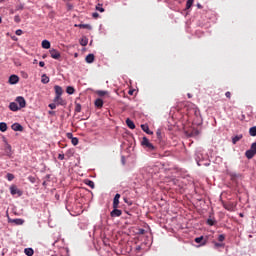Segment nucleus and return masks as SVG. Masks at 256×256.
<instances>
[{
	"mask_svg": "<svg viewBox=\"0 0 256 256\" xmlns=\"http://www.w3.org/2000/svg\"><path fill=\"white\" fill-rule=\"evenodd\" d=\"M255 155H256V142L252 143L250 149L245 152V157H247V159H253Z\"/></svg>",
	"mask_w": 256,
	"mask_h": 256,
	"instance_id": "1",
	"label": "nucleus"
},
{
	"mask_svg": "<svg viewBox=\"0 0 256 256\" xmlns=\"http://www.w3.org/2000/svg\"><path fill=\"white\" fill-rule=\"evenodd\" d=\"M141 145L143 147H146L148 151H155V146L151 142H149V139L145 136L142 138Z\"/></svg>",
	"mask_w": 256,
	"mask_h": 256,
	"instance_id": "2",
	"label": "nucleus"
},
{
	"mask_svg": "<svg viewBox=\"0 0 256 256\" xmlns=\"http://www.w3.org/2000/svg\"><path fill=\"white\" fill-rule=\"evenodd\" d=\"M10 193L11 195H17V197H21L23 195V191H21L15 184L10 186Z\"/></svg>",
	"mask_w": 256,
	"mask_h": 256,
	"instance_id": "3",
	"label": "nucleus"
},
{
	"mask_svg": "<svg viewBox=\"0 0 256 256\" xmlns=\"http://www.w3.org/2000/svg\"><path fill=\"white\" fill-rule=\"evenodd\" d=\"M50 56L52 59H56V61H59L61 59V52H59L57 49H50L49 50Z\"/></svg>",
	"mask_w": 256,
	"mask_h": 256,
	"instance_id": "4",
	"label": "nucleus"
},
{
	"mask_svg": "<svg viewBox=\"0 0 256 256\" xmlns=\"http://www.w3.org/2000/svg\"><path fill=\"white\" fill-rule=\"evenodd\" d=\"M16 103L19 104L20 109H25V107H27V101H25L23 96L16 97Z\"/></svg>",
	"mask_w": 256,
	"mask_h": 256,
	"instance_id": "5",
	"label": "nucleus"
},
{
	"mask_svg": "<svg viewBox=\"0 0 256 256\" xmlns=\"http://www.w3.org/2000/svg\"><path fill=\"white\" fill-rule=\"evenodd\" d=\"M8 83L10 85H17V83H19V76L15 74L10 75Z\"/></svg>",
	"mask_w": 256,
	"mask_h": 256,
	"instance_id": "6",
	"label": "nucleus"
},
{
	"mask_svg": "<svg viewBox=\"0 0 256 256\" xmlns=\"http://www.w3.org/2000/svg\"><path fill=\"white\" fill-rule=\"evenodd\" d=\"M54 91L56 94V99H61V96L63 95V88L59 85L54 86Z\"/></svg>",
	"mask_w": 256,
	"mask_h": 256,
	"instance_id": "7",
	"label": "nucleus"
},
{
	"mask_svg": "<svg viewBox=\"0 0 256 256\" xmlns=\"http://www.w3.org/2000/svg\"><path fill=\"white\" fill-rule=\"evenodd\" d=\"M119 199H121V194L117 193L113 199V209L119 208Z\"/></svg>",
	"mask_w": 256,
	"mask_h": 256,
	"instance_id": "8",
	"label": "nucleus"
},
{
	"mask_svg": "<svg viewBox=\"0 0 256 256\" xmlns=\"http://www.w3.org/2000/svg\"><path fill=\"white\" fill-rule=\"evenodd\" d=\"M121 215H123V211H121L120 209H117V208H114L110 212V217H121Z\"/></svg>",
	"mask_w": 256,
	"mask_h": 256,
	"instance_id": "9",
	"label": "nucleus"
},
{
	"mask_svg": "<svg viewBox=\"0 0 256 256\" xmlns=\"http://www.w3.org/2000/svg\"><path fill=\"white\" fill-rule=\"evenodd\" d=\"M9 109H10V111H19L21 108L19 107V105H17V103L16 102H11L10 104H9Z\"/></svg>",
	"mask_w": 256,
	"mask_h": 256,
	"instance_id": "10",
	"label": "nucleus"
},
{
	"mask_svg": "<svg viewBox=\"0 0 256 256\" xmlns=\"http://www.w3.org/2000/svg\"><path fill=\"white\" fill-rule=\"evenodd\" d=\"M141 129H142V131H144V133H147V135H153V131L149 130L148 124H142Z\"/></svg>",
	"mask_w": 256,
	"mask_h": 256,
	"instance_id": "11",
	"label": "nucleus"
},
{
	"mask_svg": "<svg viewBox=\"0 0 256 256\" xmlns=\"http://www.w3.org/2000/svg\"><path fill=\"white\" fill-rule=\"evenodd\" d=\"M9 223H15V225H23V223H25V220L21 218L9 219Z\"/></svg>",
	"mask_w": 256,
	"mask_h": 256,
	"instance_id": "12",
	"label": "nucleus"
},
{
	"mask_svg": "<svg viewBox=\"0 0 256 256\" xmlns=\"http://www.w3.org/2000/svg\"><path fill=\"white\" fill-rule=\"evenodd\" d=\"M11 129L13 131H23V126L19 123H14L12 124Z\"/></svg>",
	"mask_w": 256,
	"mask_h": 256,
	"instance_id": "13",
	"label": "nucleus"
},
{
	"mask_svg": "<svg viewBox=\"0 0 256 256\" xmlns=\"http://www.w3.org/2000/svg\"><path fill=\"white\" fill-rule=\"evenodd\" d=\"M241 139H243V134L236 135V136L232 137L233 145H237L238 141H241Z\"/></svg>",
	"mask_w": 256,
	"mask_h": 256,
	"instance_id": "14",
	"label": "nucleus"
},
{
	"mask_svg": "<svg viewBox=\"0 0 256 256\" xmlns=\"http://www.w3.org/2000/svg\"><path fill=\"white\" fill-rule=\"evenodd\" d=\"M75 27H79L80 29H88V31H91V29H93L90 24H78L75 25Z\"/></svg>",
	"mask_w": 256,
	"mask_h": 256,
	"instance_id": "15",
	"label": "nucleus"
},
{
	"mask_svg": "<svg viewBox=\"0 0 256 256\" xmlns=\"http://www.w3.org/2000/svg\"><path fill=\"white\" fill-rule=\"evenodd\" d=\"M95 107H98V109H101L103 107V99L98 98L94 102Z\"/></svg>",
	"mask_w": 256,
	"mask_h": 256,
	"instance_id": "16",
	"label": "nucleus"
},
{
	"mask_svg": "<svg viewBox=\"0 0 256 256\" xmlns=\"http://www.w3.org/2000/svg\"><path fill=\"white\" fill-rule=\"evenodd\" d=\"M86 63H93L95 61V55L93 54H88L85 58Z\"/></svg>",
	"mask_w": 256,
	"mask_h": 256,
	"instance_id": "17",
	"label": "nucleus"
},
{
	"mask_svg": "<svg viewBox=\"0 0 256 256\" xmlns=\"http://www.w3.org/2000/svg\"><path fill=\"white\" fill-rule=\"evenodd\" d=\"M126 125L129 127V129H135V122H133L131 119H126Z\"/></svg>",
	"mask_w": 256,
	"mask_h": 256,
	"instance_id": "18",
	"label": "nucleus"
},
{
	"mask_svg": "<svg viewBox=\"0 0 256 256\" xmlns=\"http://www.w3.org/2000/svg\"><path fill=\"white\" fill-rule=\"evenodd\" d=\"M84 183H85V185H88V187L90 189H95V182H93V180L87 179V180L84 181Z\"/></svg>",
	"mask_w": 256,
	"mask_h": 256,
	"instance_id": "19",
	"label": "nucleus"
},
{
	"mask_svg": "<svg viewBox=\"0 0 256 256\" xmlns=\"http://www.w3.org/2000/svg\"><path fill=\"white\" fill-rule=\"evenodd\" d=\"M42 47L43 49H51V42H49V40H43Z\"/></svg>",
	"mask_w": 256,
	"mask_h": 256,
	"instance_id": "20",
	"label": "nucleus"
},
{
	"mask_svg": "<svg viewBox=\"0 0 256 256\" xmlns=\"http://www.w3.org/2000/svg\"><path fill=\"white\" fill-rule=\"evenodd\" d=\"M24 253H25V255H27V256H33L34 253H35V251L33 250V248H25V249H24Z\"/></svg>",
	"mask_w": 256,
	"mask_h": 256,
	"instance_id": "21",
	"label": "nucleus"
},
{
	"mask_svg": "<svg viewBox=\"0 0 256 256\" xmlns=\"http://www.w3.org/2000/svg\"><path fill=\"white\" fill-rule=\"evenodd\" d=\"M88 43H89V39H88L87 37H83V38L80 40V45H81L82 47H87Z\"/></svg>",
	"mask_w": 256,
	"mask_h": 256,
	"instance_id": "22",
	"label": "nucleus"
},
{
	"mask_svg": "<svg viewBox=\"0 0 256 256\" xmlns=\"http://www.w3.org/2000/svg\"><path fill=\"white\" fill-rule=\"evenodd\" d=\"M41 83H43V85H47V83H49V76H47V74L42 75Z\"/></svg>",
	"mask_w": 256,
	"mask_h": 256,
	"instance_id": "23",
	"label": "nucleus"
},
{
	"mask_svg": "<svg viewBox=\"0 0 256 256\" xmlns=\"http://www.w3.org/2000/svg\"><path fill=\"white\" fill-rule=\"evenodd\" d=\"M195 157H196V162H197L198 167H201V164L199 163V160L201 159V157H203V154H201V152L197 151L195 153Z\"/></svg>",
	"mask_w": 256,
	"mask_h": 256,
	"instance_id": "24",
	"label": "nucleus"
},
{
	"mask_svg": "<svg viewBox=\"0 0 256 256\" xmlns=\"http://www.w3.org/2000/svg\"><path fill=\"white\" fill-rule=\"evenodd\" d=\"M207 225H209L210 227H213V225H215L217 223V220H215V218H208L206 221Z\"/></svg>",
	"mask_w": 256,
	"mask_h": 256,
	"instance_id": "25",
	"label": "nucleus"
},
{
	"mask_svg": "<svg viewBox=\"0 0 256 256\" xmlns=\"http://www.w3.org/2000/svg\"><path fill=\"white\" fill-rule=\"evenodd\" d=\"M66 93H68V95H73V93H75V88L73 86H67Z\"/></svg>",
	"mask_w": 256,
	"mask_h": 256,
	"instance_id": "26",
	"label": "nucleus"
},
{
	"mask_svg": "<svg viewBox=\"0 0 256 256\" xmlns=\"http://www.w3.org/2000/svg\"><path fill=\"white\" fill-rule=\"evenodd\" d=\"M0 131L2 133H5V131H7V123L5 122H0Z\"/></svg>",
	"mask_w": 256,
	"mask_h": 256,
	"instance_id": "27",
	"label": "nucleus"
},
{
	"mask_svg": "<svg viewBox=\"0 0 256 256\" xmlns=\"http://www.w3.org/2000/svg\"><path fill=\"white\" fill-rule=\"evenodd\" d=\"M250 137H256V126H253L249 129Z\"/></svg>",
	"mask_w": 256,
	"mask_h": 256,
	"instance_id": "28",
	"label": "nucleus"
},
{
	"mask_svg": "<svg viewBox=\"0 0 256 256\" xmlns=\"http://www.w3.org/2000/svg\"><path fill=\"white\" fill-rule=\"evenodd\" d=\"M96 11H99L100 13H105V8L103 7V4L96 5Z\"/></svg>",
	"mask_w": 256,
	"mask_h": 256,
	"instance_id": "29",
	"label": "nucleus"
},
{
	"mask_svg": "<svg viewBox=\"0 0 256 256\" xmlns=\"http://www.w3.org/2000/svg\"><path fill=\"white\" fill-rule=\"evenodd\" d=\"M195 243H201V245H205V243H207V241L203 242V236H200V237L195 238Z\"/></svg>",
	"mask_w": 256,
	"mask_h": 256,
	"instance_id": "30",
	"label": "nucleus"
},
{
	"mask_svg": "<svg viewBox=\"0 0 256 256\" xmlns=\"http://www.w3.org/2000/svg\"><path fill=\"white\" fill-rule=\"evenodd\" d=\"M107 93H109V92H107L105 90H98L97 91L98 97H105V95H107Z\"/></svg>",
	"mask_w": 256,
	"mask_h": 256,
	"instance_id": "31",
	"label": "nucleus"
},
{
	"mask_svg": "<svg viewBox=\"0 0 256 256\" xmlns=\"http://www.w3.org/2000/svg\"><path fill=\"white\" fill-rule=\"evenodd\" d=\"M195 0H187L186 2V9H191L193 7V3Z\"/></svg>",
	"mask_w": 256,
	"mask_h": 256,
	"instance_id": "32",
	"label": "nucleus"
},
{
	"mask_svg": "<svg viewBox=\"0 0 256 256\" xmlns=\"http://www.w3.org/2000/svg\"><path fill=\"white\" fill-rule=\"evenodd\" d=\"M71 143H72V145H79V138H77V137H74V138H72L71 139Z\"/></svg>",
	"mask_w": 256,
	"mask_h": 256,
	"instance_id": "33",
	"label": "nucleus"
},
{
	"mask_svg": "<svg viewBox=\"0 0 256 256\" xmlns=\"http://www.w3.org/2000/svg\"><path fill=\"white\" fill-rule=\"evenodd\" d=\"M6 179H8V181H13V179H15V175H13L11 173H7Z\"/></svg>",
	"mask_w": 256,
	"mask_h": 256,
	"instance_id": "34",
	"label": "nucleus"
},
{
	"mask_svg": "<svg viewBox=\"0 0 256 256\" xmlns=\"http://www.w3.org/2000/svg\"><path fill=\"white\" fill-rule=\"evenodd\" d=\"M54 102L58 103V105H63V98L57 99V96H55Z\"/></svg>",
	"mask_w": 256,
	"mask_h": 256,
	"instance_id": "35",
	"label": "nucleus"
},
{
	"mask_svg": "<svg viewBox=\"0 0 256 256\" xmlns=\"http://www.w3.org/2000/svg\"><path fill=\"white\" fill-rule=\"evenodd\" d=\"M214 247H215V249H219L220 247H225V243L216 242V243L214 244Z\"/></svg>",
	"mask_w": 256,
	"mask_h": 256,
	"instance_id": "36",
	"label": "nucleus"
},
{
	"mask_svg": "<svg viewBox=\"0 0 256 256\" xmlns=\"http://www.w3.org/2000/svg\"><path fill=\"white\" fill-rule=\"evenodd\" d=\"M124 203H127L129 207L133 205V201L129 200V198H123Z\"/></svg>",
	"mask_w": 256,
	"mask_h": 256,
	"instance_id": "37",
	"label": "nucleus"
},
{
	"mask_svg": "<svg viewBox=\"0 0 256 256\" xmlns=\"http://www.w3.org/2000/svg\"><path fill=\"white\" fill-rule=\"evenodd\" d=\"M75 112L76 113H81V104H76V106H75Z\"/></svg>",
	"mask_w": 256,
	"mask_h": 256,
	"instance_id": "38",
	"label": "nucleus"
},
{
	"mask_svg": "<svg viewBox=\"0 0 256 256\" xmlns=\"http://www.w3.org/2000/svg\"><path fill=\"white\" fill-rule=\"evenodd\" d=\"M218 241H220L221 243H223V241H225V236H224V234H220V235L218 236Z\"/></svg>",
	"mask_w": 256,
	"mask_h": 256,
	"instance_id": "39",
	"label": "nucleus"
},
{
	"mask_svg": "<svg viewBox=\"0 0 256 256\" xmlns=\"http://www.w3.org/2000/svg\"><path fill=\"white\" fill-rule=\"evenodd\" d=\"M28 181H30V183H35V181H37V179L34 176H29Z\"/></svg>",
	"mask_w": 256,
	"mask_h": 256,
	"instance_id": "40",
	"label": "nucleus"
},
{
	"mask_svg": "<svg viewBox=\"0 0 256 256\" xmlns=\"http://www.w3.org/2000/svg\"><path fill=\"white\" fill-rule=\"evenodd\" d=\"M48 107H49L50 109H57V104L51 103V104L48 105Z\"/></svg>",
	"mask_w": 256,
	"mask_h": 256,
	"instance_id": "41",
	"label": "nucleus"
},
{
	"mask_svg": "<svg viewBox=\"0 0 256 256\" xmlns=\"http://www.w3.org/2000/svg\"><path fill=\"white\" fill-rule=\"evenodd\" d=\"M66 136H67V139H73L74 137H73V133H71V132H68L67 134H66Z\"/></svg>",
	"mask_w": 256,
	"mask_h": 256,
	"instance_id": "42",
	"label": "nucleus"
},
{
	"mask_svg": "<svg viewBox=\"0 0 256 256\" xmlns=\"http://www.w3.org/2000/svg\"><path fill=\"white\" fill-rule=\"evenodd\" d=\"M58 159L63 161V159H65V154H58Z\"/></svg>",
	"mask_w": 256,
	"mask_h": 256,
	"instance_id": "43",
	"label": "nucleus"
},
{
	"mask_svg": "<svg viewBox=\"0 0 256 256\" xmlns=\"http://www.w3.org/2000/svg\"><path fill=\"white\" fill-rule=\"evenodd\" d=\"M14 21H15V23H20L21 22V18H19V16H15L14 17Z\"/></svg>",
	"mask_w": 256,
	"mask_h": 256,
	"instance_id": "44",
	"label": "nucleus"
},
{
	"mask_svg": "<svg viewBox=\"0 0 256 256\" xmlns=\"http://www.w3.org/2000/svg\"><path fill=\"white\" fill-rule=\"evenodd\" d=\"M15 33H16V35H18V36L23 35V30L18 29V30H16Z\"/></svg>",
	"mask_w": 256,
	"mask_h": 256,
	"instance_id": "45",
	"label": "nucleus"
},
{
	"mask_svg": "<svg viewBox=\"0 0 256 256\" xmlns=\"http://www.w3.org/2000/svg\"><path fill=\"white\" fill-rule=\"evenodd\" d=\"M6 153H11V145L7 144Z\"/></svg>",
	"mask_w": 256,
	"mask_h": 256,
	"instance_id": "46",
	"label": "nucleus"
},
{
	"mask_svg": "<svg viewBox=\"0 0 256 256\" xmlns=\"http://www.w3.org/2000/svg\"><path fill=\"white\" fill-rule=\"evenodd\" d=\"M92 17H93L94 19H98L99 13H97V12L92 13Z\"/></svg>",
	"mask_w": 256,
	"mask_h": 256,
	"instance_id": "47",
	"label": "nucleus"
},
{
	"mask_svg": "<svg viewBox=\"0 0 256 256\" xmlns=\"http://www.w3.org/2000/svg\"><path fill=\"white\" fill-rule=\"evenodd\" d=\"M156 135H157L158 139H162L161 130H157Z\"/></svg>",
	"mask_w": 256,
	"mask_h": 256,
	"instance_id": "48",
	"label": "nucleus"
},
{
	"mask_svg": "<svg viewBox=\"0 0 256 256\" xmlns=\"http://www.w3.org/2000/svg\"><path fill=\"white\" fill-rule=\"evenodd\" d=\"M225 97H227V99H231V92H229V91L226 92L225 93Z\"/></svg>",
	"mask_w": 256,
	"mask_h": 256,
	"instance_id": "49",
	"label": "nucleus"
},
{
	"mask_svg": "<svg viewBox=\"0 0 256 256\" xmlns=\"http://www.w3.org/2000/svg\"><path fill=\"white\" fill-rule=\"evenodd\" d=\"M39 67H45V62L44 61H40L39 62Z\"/></svg>",
	"mask_w": 256,
	"mask_h": 256,
	"instance_id": "50",
	"label": "nucleus"
},
{
	"mask_svg": "<svg viewBox=\"0 0 256 256\" xmlns=\"http://www.w3.org/2000/svg\"><path fill=\"white\" fill-rule=\"evenodd\" d=\"M23 9H24V6H23V4H20V6H18V10H21V11H23Z\"/></svg>",
	"mask_w": 256,
	"mask_h": 256,
	"instance_id": "51",
	"label": "nucleus"
},
{
	"mask_svg": "<svg viewBox=\"0 0 256 256\" xmlns=\"http://www.w3.org/2000/svg\"><path fill=\"white\" fill-rule=\"evenodd\" d=\"M121 162H122V165H125V156H122Z\"/></svg>",
	"mask_w": 256,
	"mask_h": 256,
	"instance_id": "52",
	"label": "nucleus"
},
{
	"mask_svg": "<svg viewBox=\"0 0 256 256\" xmlns=\"http://www.w3.org/2000/svg\"><path fill=\"white\" fill-rule=\"evenodd\" d=\"M11 39H12V41H18L17 36H12Z\"/></svg>",
	"mask_w": 256,
	"mask_h": 256,
	"instance_id": "53",
	"label": "nucleus"
},
{
	"mask_svg": "<svg viewBox=\"0 0 256 256\" xmlns=\"http://www.w3.org/2000/svg\"><path fill=\"white\" fill-rule=\"evenodd\" d=\"M45 179L50 180V179H51V175L47 174V175L45 176Z\"/></svg>",
	"mask_w": 256,
	"mask_h": 256,
	"instance_id": "54",
	"label": "nucleus"
},
{
	"mask_svg": "<svg viewBox=\"0 0 256 256\" xmlns=\"http://www.w3.org/2000/svg\"><path fill=\"white\" fill-rule=\"evenodd\" d=\"M42 185H43V187H46L47 186V181L44 180Z\"/></svg>",
	"mask_w": 256,
	"mask_h": 256,
	"instance_id": "55",
	"label": "nucleus"
},
{
	"mask_svg": "<svg viewBox=\"0 0 256 256\" xmlns=\"http://www.w3.org/2000/svg\"><path fill=\"white\" fill-rule=\"evenodd\" d=\"M57 243H59V240L54 241L52 245L55 246V245H57Z\"/></svg>",
	"mask_w": 256,
	"mask_h": 256,
	"instance_id": "56",
	"label": "nucleus"
},
{
	"mask_svg": "<svg viewBox=\"0 0 256 256\" xmlns=\"http://www.w3.org/2000/svg\"><path fill=\"white\" fill-rule=\"evenodd\" d=\"M140 233H141V235H143V234L145 233V230H144V229H141V230H140Z\"/></svg>",
	"mask_w": 256,
	"mask_h": 256,
	"instance_id": "57",
	"label": "nucleus"
},
{
	"mask_svg": "<svg viewBox=\"0 0 256 256\" xmlns=\"http://www.w3.org/2000/svg\"><path fill=\"white\" fill-rule=\"evenodd\" d=\"M187 95H188V98L191 99V97H192L191 94L188 93Z\"/></svg>",
	"mask_w": 256,
	"mask_h": 256,
	"instance_id": "58",
	"label": "nucleus"
},
{
	"mask_svg": "<svg viewBox=\"0 0 256 256\" xmlns=\"http://www.w3.org/2000/svg\"><path fill=\"white\" fill-rule=\"evenodd\" d=\"M129 95H133V91H129Z\"/></svg>",
	"mask_w": 256,
	"mask_h": 256,
	"instance_id": "59",
	"label": "nucleus"
},
{
	"mask_svg": "<svg viewBox=\"0 0 256 256\" xmlns=\"http://www.w3.org/2000/svg\"><path fill=\"white\" fill-rule=\"evenodd\" d=\"M0 3H5V0H0Z\"/></svg>",
	"mask_w": 256,
	"mask_h": 256,
	"instance_id": "60",
	"label": "nucleus"
},
{
	"mask_svg": "<svg viewBox=\"0 0 256 256\" xmlns=\"http://www.w3.org/2000/svg\"><path fill=\"white\" fill-rule=\"evenodd\" d=\"M3 22V19L0 17V23H2Z\"/></svg>",
	"mask_w": 256,
	"mask_h": 256,
	"instance_id": "61",
	"label": "nucleus"
},
{
	"mask_svg": "<svg viewBox=\"0 0 256 256\" xmlns=\"http://www.w3.org/2000/svg\"><path fill=\"white\" fill-rule=\"evenodd\" d=\"M27 77H28L27 74H25V75H24V78L27 79Z\"/></svg>",
	"mask_w": 256,
	"mask_h": 256,
	"instance_id": "62",
	"label": "nucleus"
},
{
	"mask_svg": "<svg viewBox=\"0 0 256 256\" xmlns=\"http://www.w3.org/2000/svg\"><path fill=\"white\" fill-rule=\"evenodd\" d=\"M240 217H243V214H242V213H240Z\"/></svg>",
	"mask_w": 256,
	"mask_h": 256,
	"instance_id": "63",
	"label": "nucleus"
}]
</instances>
